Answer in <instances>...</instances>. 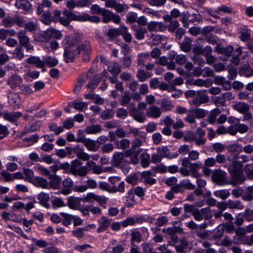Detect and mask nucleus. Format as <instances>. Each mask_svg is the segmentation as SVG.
<instances>
[{
	"label": "nucleus",
	"mask_w": 253,
	"mask_h": 253,
	"mask_svg": "<svg viewBox=\"0 0 253 253\" xmlns=\"http://www.w3.org/2000/svg\"><path fill=\"white\" fill-rule=\"evenodd\" d=\"M241 161L234 159L228 167V169L232 176L231 184H239L242 183L245 180V176L242 171L243 165L242 163L249 161V157L246 155H241L236 157Z\"/></svg>",
	"instance_id": "f257e3e1"
},
{
	"label": "nucleus",
	"mask_w": 253,
	"mask_h": 253,
	"mask_svg": "<svg viewBox=\"0 0 253 253\" xmlns=\"http://www.w3.org/2000/svg\"><path fill=\"white\" fill-rule=\"evenodd\" d=\"M62 16H60L59 21L60 23L64 26H68L70 21L75 20L80 22L89 21L97 23L100 22V18L96 16H90L88 14H84L83 15H76L72 12L65 10L62 13Z\"/></svg>",
	"instance_id": "f03ea898"
},
{
	"label": "nucleus",
	"mask_w": 253,
	"mask_h": 253,
	"mask_svg": "<svg viewBox=\"0 0 253 253\" xmlns=\"http://www.w3.org/2000/svg\"><path fill=\"white\" fill-rule=\"evenodd\" d=\"M82 164V162L78 159L74 160L72 162L70 171L73 175L84 176L87 174L85 167H81Z\"/></svg>",
	"instance_id": "7ed1b4c3"
},
{
	"label": "nucleus",
	"mask_w": 253,
	"mask_h": 253,
	"mask_svg": "<svg viewBox=\"0 0 253 253\" xmlns=\"http://www.w3.org/2000/svg\"><path fill=\"white\" fill-rule=\"evenodd\" d=\"M62 34L60 31L53 28L48 29L40 34L39 38L42 42H47L51 39H60Z\"/></svg>",
	"instance_id": "20e7f679"
},
{
	"label": "nucleus",
	"mask_w": 253,
	"mask_h": 253,
	"mask_svg": "<svg viewBox=\"0 0 253 253\" xmlns=\"http://www.w3.org/2000/svg\"><path fill=\"white\" fill-rule=\"evenodd\" d=\"M83 201L87 203L97 202L100 206L105 205L108 202V199L104 196L96 195L92 192L88 193L83 198Z\"/></svg>",
	"instance_id": "39448f33"
},
{
	"label": "nucleus",
	"mask_w": 253,
	"mask_h": 253,
	"mask_svg": "<svg viewBox=\"0 0 253 253\" xmlns=\"http://www.w3.org/2000/svg\"><path fill=\"white\" fill-rule=\"evenodd\" d=\"M226 174V172L221 169H215L212 172V179L219 185H225L227 184Z\"/></svg>",
	"instance_id": "423d86ee"
},
{
	"label": "nucleus",
	"mask_w": 253,
	"mask_h": 253,
	"mask_svg": "<svg viewBox=\"0 0 253 253\" xmlns=\"http://www.w3.org/2000/svg\"><path fill=\"white\" fill-rule=\"evenodd\" d=\"M63 188L60 190L58 194H61L64 195H68L72 191V188L74 185V182L70 177L64 179L62 181Z\"/></svg>",
	"instance_id": "0eeeda50"
},
{
	"label": "nucleus",
	"mask_w": 253,
	"mask_h": 253,
	"mask_svg": "<svg viewBox=\"0 0 253 253\" xmlns=\"http://www.w3.org/2000/svg\"><path fill=\"white\" fill-rule=\"evenodd\" d=\"M105 6L114 8L118 12H123L127 8L126 5L122 4L116 0H107L105 2Z\"/></svg>",
	"instance_id": "6e6552de"
},
{
	"label": "nucleus",
	"mask_w": 253,
	"mask_h": 253,
	"mask_svg": "<svg viewBox=\"0 0 253 253\" xmlns=\"http://www.w3.org/2000/svg\"><path fill=\"white\" fill-rule=\"evenodd\" d=\"M112 219H109L105 216H102L98 219V223L99 225L97 229L98 233H101L108 229L111 225Z\"/></svg>",
	"instance_id": "1a4fd4ad"
},
{
	"label": "nucleus",
	"mask_w": 253,
	"mask_h": 253,
	"mask_svg": "<svg viewBox=\"0 0 253 253\" xmlns=\"http://www.w3.org/2000/svg\"><path fill=\"white\" fill-rule=\"evenodd\" d=\"M80 53V49L76 48V50L65 48L64 57L65 61L67 63L72 62L74 58H76Z\"/></svg>",
	"instance_id": "9d476101"
},
{
	"label": "nucleus",
	"mask_w": 253,
	"mask_h": 253,
	"mask_svg": "<svg viewBox=\"0 0 253 253\" xmlns=\"http://www.w3.org/2000/svg\"><path fill=\"white\" fill-rule=\"evenodd\" d=\"M130 115L135 121L138 123H144L146 120L144 113L138 110L135 107L130 110Z\"/></svg>",
	"instance_id": "9b49d317"
},
{
	"label": "nucleus",
	"mask_w": 253,
	"mask_h": 253,
	"mask_svg": "<svg viewBox=\"0 0 253 253\" xmlns=\"http://www.w3.org/2000/svg\"><path fill=\"white\" fill-rule=\"evenodd\" d=\"M79 37L77 36H67L62 41L65 48H69L75 46L79 43Z\"/></svg>",
	"instance_id": "f8f14e48"
},
{
	"label": "nucleus",
	"mask_w": 253,
	"mask_h": 253,
	"mask_svg": "<svg viewBox=\"0 0 253 253\" xmlns=\"http://www.w3.org/2000/svg\"><path fill=\"white\" fill-rule=\"evenodd\" d=\"M187 85H194L199 87H209L211 84V82L210 79L203 80L199 79L197 80L192 79L187 81L186 83Z\"/></svg>",
	"instance_id": "ddd939ff"
},
{
	"label": "nucleus",
	"mask_w": 253,
	"mask_h": 253,
	"mask_svg": "<svg viewBox=\"0 0 253 253\" xmlns=\"http://www.w3.org/2000/svg\"><path fill=\"white\" fill-rule=\"evenodd\" d=\"M238 33L240 34V40L246 42L248 41L251 38V30L247 26L243 25L238 29Z\"/></svg>",
	"instance_id": "4468645a"
},
{
	"label": "nucleus",
	"mask_w": 253,
	"mask_h": 253,
	"mask_svg": "<svg viewBox=\"0 0 253 253\" xmlns=\"http://www.w3.org/2000/svg\"><path fill=\"white\" fill-rule=\"evenodd\" d=\"M22 79L21 77L17 75L13 74L8 78L7 80V84L9 85L11 88H15L19 86L21 84Z\"/></svg>",
	"instance_id": "2eb2a0df"
},
{
	"label": "nucleus",
	"mask_w": 253,
	"mask_h": 253,
	"mask_svg": "<svg viewBox=\"0 0 253 253\" xmlns=\"http://www.w3.org/2000/svg\"><path fill=\"white\" fill-rule=\"evenodd\" d=\"M67 206L72 210H79L81 206V199L75 196H69L67 198Z\"/></svg>",
	"instance_id": "dca6fc26"
},
{
	"label": "nucleus",
	"mask_w": 253,
	"mask_h": 253,
	"mask_svg": "<svg viewBox=\"0 0 253 253\" xmlns=\"http://www.w3.org/2000/svg\"><path fill=\"white\" fill-rule=\"evenodd\" d=\"M161 114V109L156 106H151L146 110V115L149 118H158Z\"/></svg>",
	"instance_id": "f3484780"
},
{
	"label": "nucleus",
	"mask_w": 253,
	"mask_h": 253,
	"mask_svg": "<svg viewBox=\"0 0 253 253\" xmlns=\"http://www.w3.org/2000/svg\"><path fill=\"white\" fill-rule=\"evenodd\" d=\"M22 116V113L20 112H4L2 115L5 120L11 123L15 122L18 118H20Z\"/></svg>",
	"instance_id": "a211bd4d"
},
{
	"label": "nucleus",
	"mask_w": 253,
	"mask_h": 253,
	"mask_svg": "<svg viewBox=\"0 0 253 253\" xmlns=\"http://www.w3.org/2000/svg\"><path fill=\"white\" fill-rule=\"evenodd\" d=\"M37 199L39 201V203L43 207L46 208L49 207V201L50 200V197L48 194L41 192L38 194Z\"/></svg>",
	"instance_id": "6ab92c4d"
},
{
	"label": "nucleus",
	"mask_w": 253,
	"mask_h": 253,
	"mask_svg": "<svg viewBox=\"0 0 253 253\" xmlns=\"http://www.w3.org/2000/svg\"><path fill=\"white\" fill-rule=\"evenodd\" d=\"M49 179H50V182L48 183L49 187L53 189H59L60 184L62 181L61 177L57 175L51 174L49 175Z\"/></svg>",
	"instance_id": "aec40b11"
},
{
	"label": "nucleus",
	"mask_w": 253,
	"mask_h": 253,
	"mask_svg": "<svg viewBox=\"0 0 253 253\" xmlns=\"http://www.w3.org/2000/svg\"><path fill=\"white\" fill-rule=\"evenodd\" d=\"M34 185L37 187L42 188H48L49 184L47 180L42 177L37 176L32 180V182Z\"/></svg>",
	"instance_id": "412c9836"
},
{
	"label": "nucleus",
	"mask_w": 253,
	"mask_h": 253,
	"mask_svg": "<svg viewBox=\"0 0 253 253\" xmlns=\"http://www.w3.org/2000/svg\"><path fill=\"white\" fill-rule=\"evenodd\" d=\"M74 153L76 154L77 157L84 161H88L90 158V156L83 151V149L80 145L76 146L74 149Z\"/></svg>",
	"instance_id": "4be33fe9"
},
{
	"label": "nucleus",
	"mask_w": 253,
	"mask_h": 253,
	"mask_svg": "<svg viewBox=\"0 0 253 253\" xmlns=\"http://www.w3.org/2000/svg\"><path fill=\"white\" fill-rule=\"evenodd\" d=\"M113 162L115 167L122 166L125 163V154L122 152H116L113 156Z\"/></svg>",
	"instance_id": "5701e85b"
},
{
	"label": "nucleus",
	"mask_w": 253,
	"mask_h": 253,
	"mask_svg": "<svg viewBox=\"0 0 253 253\" xmlns=\"http://www.w3.org/2000/svg\"><path fill=\"white\" fill-rule=\"evenodd\" d=\"M26 61L28 63L35 65L40 68H43L45 65V62L37 56H31L26 59Z\"/></svg>",
	"instance_id": "b1692460"
},
{
	"label": "nucleus",
	"mask_w": 253,
	"mask_h": 253,
	"mask_svg": "<svg viewBox=\"0 0 253 253\" xmlns=\"http://www.w3.org/2000/svg\"><path fill=\"white\" fill-rule=\"evenodd\" d=\"M17 37L19 40V44L21 46L30 42V38L27 36L25 30H22L19 31L17 34Z\"/></svg>",
	"instance_id": "393cba45"
},
{
	"label": "nucleus",
	"mask_w": 253,
	"mask_h": 253,
	"mask_svg": "<svg viewBox=\"0 0 253 253\" xmlns=\"http://www.w3.org/2000/svg\"><path fill=\"white\" fill-rule=\"evenodd\" d=\"M147 28L149 31L152 32L162 31L165 29V27L162 22L151 21L148 24Z\"/></svg>",
	"instance_id": "a878e982"
},
{
	"label": "nucleus",
	"mask_w": 253,
	"mask_h": 253,
	"mask_svg": "<svg viewBox=\"0 0 253 253\" xmlns=\"http://www.w3.org/2000/svg\"><path fill=\"white\" fill-rule=\"evenodd\" d=\"M201 163L200 162H198L197 163H191L190 166H189V170L190 171V173H191V175L193 177L198 178L200 176V174L197 170L200 169L201 166Z\"/></svg>",
	"instance_id": "bb28decb"
},
{
	"label": "nucleus",
	"mask_w": 253,
	"mask_h": 253,
	"mask_svg": "<svg viewBox=\"0 0 253 253\" xmlns=\"http://www.w3.org/2000/svg\"><path fill=\"white\" fill-rule=\"evenodd\" d=\"M152 76V74L150 72L145 71L143 69H139L138 70L136 74V77L138 80L143 82L147 79L150 78Z\"/></svg>",
	"instance_id": "cd10ccee"
},
{
	"label": "nucleus",
	"mask_w": 253,
	"mask_h": 253,
	"mask_svg": "<svg viewBox=\"0 0 253 253\" xmlns=\"http://www.w3.org/2000/svg\"><path fill=\"white\" fill-rule=\"evenodd\" d=\"M192 41L191 38L185 36L183 42L180 43V46L181 49L185 52L189 51L192 46Z\"/></svg>",
	"instance_id": "c85d7f7f"
},
{
	"label": "nucleus",
	"mask_w": 253,
	"mask_h": 253,
	"mask_svg": "<svg viewBox=\"0 0 253 253\" xmlns=\"http://www.w3.org/2000/svg\"><path fill=\"white\" fill-rule=\"evenodd\" d=\"M15 6L18 9L28 11L31 8V4L27 0H16Z\"/></svg>",
	"instance_id": "c756f323"
},
{
	"label": "nucleus",
	"mask_w": 253,
	"mask_h": 253,
	"mask_svg": "<svg viewBox=\"0 0 253 253\" xmlns=\"http://www.w3.org/2000/svg\"><path fill=\"white\" fill-rule=\"evenodd\" d=\"M235 110L241 113H246L250 109L249 106L245 102H238L234 105Z\"/></svg>",
	"instance_id": "7c9ffc66"
},
{
	"label": "nucleus",
	"mask_w": 253,
	"mask_h": 253,
	"mask_svg": "<svg viewBox=\"0 0 253 253\" xmlns=\"http://www.w3.org/2000/svg\"><path fill=\"white\" fill-rule=\"evenodd\" d=\"M101 130V126L99 124L88 126L85 129V132L87 134H97L100 133Z\"/></svg>",
	"instance_id": "2f4dec72"
},
{
	"label": "nucleus",
	"mask_w": 253,
	"mask_h": 253,
	"mask_svg": "<svg viewBox=\"0 0 253 253\" xmlns=\"http://www.w3.org/2000/svg\"><path fill=\"white\" fill-rule=\"evenodd\" d=\"M84 145L86 147L88 150L92 152L96 151L99 148L96 145V142L89 138H87V139L85 140Z\"/></svg>",
	"instance_id": "473e14b6"
},
{
	"label": "nucleus",
	"mask_w": 253,
	"mask_h": 253,
	"mask_svg": "<svg viewBox=\"0 0 253 253\" xmlns=\"http://www.w3.org/2000/svg\"><path fill=\"white\" fill-rule=\"evenodd\" d=\"M206 211L207 210L205 208L201 209L196 208L192 214L195 220L200 221L204 219L203 215L205 214V211Z\"/></svg>",
	"instance_id": "72a5a7b5"
},
{
	"label": "nucleus",
	"mask_w": 253,
	"mask_h": 253,
	"mask_svg": "<svg viewBox=\"0 0 253 253\" xmlns=\"http://www.w3.org/2000/svg\"><path fill=\"white\" fill-rule=\"evenodd\" d=\"M133 29L135 31L134 35L135 38L139 40L143 39L145 34L147 33L145 28L139 27L137 28L133 27Z\"/></svg>",
	"instance_id": "f704fd0d"
},
{
	"label": "nucleus",
	"mask_w": 253,
	"mask_h": 253,
	"mask_svg": "<svg viewBox=\"0 0 253 253\" xmlns=\"http://www.w3.org/2000/svg\"><path fill=\"white\" fill-rule=\"evenodd\" d=\"M108 70L111 74L117 75L121 72V66L116 62H112L108 66Z\"/></svg>",
	"instance_id": "c9c22d12"
},
{
	"label": "nucleus",
	"mask_w": 253,
	"mask_h": 253,
	"mask_svg": "<svg viewBox=\"0 0 253 253\" xmlns=\"http://www.w3.org/2000/svg\"><path fill=\"white\" fill-rule=\"evenodd\" d=\"M11 53L12 54L13 58L20 60H22L24 57L23 49L20 46H16Z\"/></svg>",
	"instance_id": "e433bc0d"
},
{
	"label": "nucleus",
	"mask_w": 253,
	"mask_h": 253,
	"mask_svg": "<svg viewBox=\"0 0 253 253\" xmlns=\"http://www.w3.org/2000/svg\"><path fill=\"white\" fill-rule=\"evenodd\" d=\"M91 248V246L89 244L77 245L74 247L75 250L81 253H91V251L89 250Z\"/></svg>",
	"instance_id": "4c0bfd02"
},
{
	"label": "nucleus",
	"mask_w": 253,
	"mask_h": 253,
	"mask_svg": "<svg viewBox=\"0 0 253 253\" xmlns=\"http://www.w3.org/2000/svg\"><path fill=\"white\" fill-rule=\"evenodd\" d=\"M242 198L246 201H251L253 200V186L247 187L245 193L242 195Z\"/></svg>",
	"instance_id": "58836bf2"
},
{
	"label": "nucleus",
	"mask_w": 253,
	"mask_h": 253,
	"mask_svg": "<svg viewBox=\"0 0 253 253\" xmlns=\"http://www.w3.org/2000/svg\"><path fill=\"white\" fill-rule=\"evenodd\" d=\"M60 215L63 217V219H62V223L66 226H68L72 223V221L73 218V215L65 213V212H60Z\"/></svg>",
	"instance_id": "ea45409f"
},
{
	"label": "nucleus",
	"mask_w": 253,
	"mask_h": 253,
	"mask_svg": "<svg viewBox=\"0 0 253 253\" xmlns=\"http://www.w3.org/2000/svg\"><path fill=\"white\" fill-rule=\"evenodd\" d=\"M228 205L229 209H236L239 210H242L244 208V206L242 204L241 202L239 200H228Z\"/></svg>",
	"instance_id": "a19ab883"
},
{
	"label": "nucleus",
	"mask_w": 253,
	"mask_h": 253,
	"mask_svg": "<svg viewBox=\"0 0 253 253\" xmlns=\"http://www.w3.org/2000/svg\"><path fill=\"white\" fill-rule=\"evenodd\" d=\"M213 195L216 197L220 198L222 200H225L230 196V193L228 189H223L214 191Z\"/></svg>",
	"instance_id": "79ce46f5"
},
{
	"label": "nucleus",
	"mask_w": 253,
	"mask_h": 253,
	"mask_svg": "<svg viewBox=\"0 0 253 253\" xmlns=\"http://www.w3.org/2000/svg\"><path fill=\"white\" fill-rule=\"evenodd\" d=\"M245 230L243 228H239L237 229L236 231V235L234 237L233 242H234V239L236 237V240L239 241H246L247 238L244 237L243 235L245 233Z\"/></svg>",
	"instance_id": "37998d69"
},
{
	"label": "nucleus",
	"mask_w": 253,
	"mask_h": 253,
	"mask_svg": "<svg viewBox=\"0 0 253 253\" xmlns=\"http://www.w3.org/2000/svg\"><path fill=\"white\" fill-rule=\"evenodd\" d=\"M100 81V76L99 74L96 75L94 78L87 84V88L92 90L95 89L98 86Z\"/></svg>",
	"instance_id": "c03bdc74"
},
{
	"label": "nucleus",
	"mask_w": 253,
	"mask_h": 253,
	"mask_svg": "<svg viewBox=\"0 0 253 253\" xmlns=\"http://www.w3.org/2000/svg\"><path fill=\"white\" fill-rule=\"evenodd\" d=\"M189 112L193 113L196 118L201 119L206 116L207 112L204 109L201 108L191 109Z\"/></svg>",
	"instance_id": "a18cd8bd"
},
{
	"label": "nucleus",
	"mask_w": 253,
	"mask_h": 253,
	"mask_svg": "<svg viewBox=\"0 0 253 253\" xmlns=\"http://www.w3.org/2000/svg\"><path fill=\"white\" fill-rule=\"evenodd\" d=\"M87 0H81V1L76 3L74 0H71L68 1L66 3L67 7L69 9H74L76 6H84L86 5Z\"/></svg>",
	"instance_id": "49530a36"
},
{
	"label": "nucleus",
	"mask_w": 253,
	"mask_h": 253,
	"mask_svg": "<svg viewBox=\"0 0 253 253\" xmlns=\"http://www.w3.org/2000/svg\"><path fill=\"white\" fill-rule=\"evenodd\" d=\"M150 156L147 153H143L140 155L141 164L143 168H147L150 165Z\"/></svg>",
	"instance_id": "de8ad7c7"
},
{
	"label": "nucleus",
	"mask_w": 253,
	"mask_h": 253,
	"mask_svg": "<svg viewBox=\"0 0 253 253\" xmlns=\"http://www.w3.org/2000/svg\"><path fill=\"white\" fill-rule=\"evenodd\" d=\"M130 141L128 139L124 138L116 142V147L118 149H125L129 147Z\"/></svg>",
	"instance_id": "09e8293b"
},
{
	"label": "nucleus",
	"mask_w": 253,
	"mask_h": 253,
	"mask_svg": "<svg viewBox=\"0 0 253 253\" xmlns=\"http://www.w3.org/2000/svg\"><path fill=\"white\" fill-rule=\"evenodd\" d=\"M161 107L164 111H167L171 110L173 105L170 101L164 98L161 101Z\"/></svg>",
	"instance_id": "8fccbe9b"
},
{
	"label": "nucleus",
	"mask_w": 253,
	"mask_h": 253,
	"mask_svg": "<svg viewBox=\"0 0 253 253\" xmlns=\"http://www.w3.org/2000/svg\"><path fill=\"white\" fill-rule=\"evenodd\" d=\"M150 59L149 54L147 53H143L139 54L137 58L138 66H144L145 63Z\"/></svg>",
	"instance_id": "3c124183"
},
{
	"label": "nucleus",
	"mask_w": 253,
	"mask_h": 253,
	"mask_svg": "<svg viewBox=\"0 0 253 253\" xmlns=\"http://www.w3.org/2000/svg\"><path fill=\"white\" fill-rule=\"evenodd\" d=\"M139 219L138 218H134L133 217H128L125 220L122 221V226L126 227L129 225H133L138 223Z\"/></svg>",
	"instance_id": "603ef678"
},
{
	"label": "nucleus",
	"mask_w": 253,
	"mask_h": 253,
	"mask_svg": "<svg viewBox=\"0 0 253 253\" xmlns=\"http://www.w3.org/2000/svg\"><path fill=\"white\" fill-rule=\"evenodd\" d=\"M120 35H122L124 40L126 42H130L132 40V36L131 34L128 32L127 27L124 25L122 26V30Z\"/></svg>",
	"instance_id": "864d4df0"
},
{
	"label": "nucleus",
	"mask_w": 253,
	"mask_h": 253,
	"mask_svg": "<svg viewBox=\"0 0 253 253\" xmlns=\"http://www.w3.org/2000/svg\"><path fill=\"white\" fill-rule=\"evenodd\" d=\"M23 27L25 30L32 33H35L37 29V24L33 21L25 22Z\"/></svg>",
	"instance_id": "5fc2aeb1"
},
{
	"label": "nucleus",
	"mask_w": 253,
	"mask_h": 253,
	"mask_svg": "<svg viewBox=\"0 0 253 253\" xmlns=\"http://www.w3.org/2000/svg\"><path fill=\"white\" fill-rule=\"evenodd\" d=\"M125 191V184L124 181H122L118 185H113L112 187V193L117 192L124 193Z\"/></svg>",
	"instance_id": "6e6d98bb"
},
{
	"label": "nucleus",
	"mask_w": 253,
	"mask_h": 253,
	"mask_svg": "<svg viewBox=\"0 0 253 253\" xmlns=\"http://www.w3.org/2000/svg\"><path fill=\"white\" fill-rule=\"evenodd\" d=\"M125 191V184L124 181H122L118 185H113L112 187V193L117 192L124 193Z\"/></svg>",
	"instance_id": "4d7b16f0"
},
{
	"label": "nucleus",
	"mask_w": 253,
	"mask_h": 253,
	"mask_svg": "<svg viewBox=\"0 0 253 253\" xmlns=\"http://www.w3.org/2000/svg\"><path fill=\"white\" fill-rule=\"evenodd\" d=\"M122 25L119 28H110L106 32V35L111 38H114L118 35H120L122 30Z\"/></svg>",
	"instance_id": "13d9d810"
},
{
	"label": "nucleus",
	"mask_w": 253,
	"mask_h": 253,
	"mask_svg": "<svg viewBox=\"0 0 253 253\" xmlns=\"http://www.w3.org/2000/svg\"><path fill=\"white\" fill-rule=\"evenodd\" d=\"M129 133L133 134L134 136L144 138L145 137V133L144 131L139 130L137 128L130 127L129 128Z\"/></svg>",
	"instance_id": "bf43d9fd"
},
{
	"label": "nucleus",
	"mask_w": 253,
	"mask_h": 253,
	"mask_svg": "<svg viewBox=\"0 0 253 253\" xmlns=\"http://www.w3.org/2000/svg\"><path fill=\"white\" fill-rule=\"evenodd\" d=\"M113 14L114 13H112L109 10L104 9L102 14H101L102 16L103 21L105 23L110 22L111 20H112Z\"/></svg>",
	"instance_id": "052dcab7"
},
{
	"label": "nucleus",
	"mask_w": 253,
	"mask_h": 253,
	"mask_svg": "<svg viewBox=\"0 0 253 253\" xmlns=\"http://www.w3.org/2000/svg\"><path fill=\"white\" fill-rule=\"evenodd\" d=\"M23 174L25 176L24 178L25 180L32 182V180L34 178V173L32 170L29 169H24Z\"/></svg>",
	"instance_id": "680f3d73"
},
{
	"label": "nucleus",
	"mask_w": 253,
	"mask_h": 253,
	"mask_svg": "<svg viewBox=\"0 0 253 253\" xmlns=\"http://www.w3.org/2000/svg\"><path fill=\"white\" fill-rule=\"evenodd\" d=\"M77 49H80V53L83 52V53H90L91 51V46L89 42L87 41H85L83 44L78 47Z\"/></svg>",
	"instance_id": "e2e57ef3"
},
{
	"label": "nucleus",
	"mask_w": 253,
	"mask_h": 253,
	"mask_svg": "<svg viewBox=\"0 0 253 253\" xmlns=\"http://www.w3.org/2000/svg\"><path fill=\"white\" fill-rule=\"evenodd\" d=\"M45 64H46L49 67L55 66L58 63V60L51 56H48L44 59Z\"/></svg>",
	"instance_id": "0e129e2a"
},
{
	"label": "nucleus",
	"mask_w": 253,
	"mask_h": 253,
	"mask_svg": "<svg viewBox=\"0 0 253 253\" xmlns=\"http://www.w3.org/2000/svg\"><path fill=\"white\" fill-rule=\"evenodd\" d=\"M87 104L84 102L74 101L72 106L76 110L82 111L85 108L87 107Z\"/></svg>",
	"instance_id": "69168bd1"
},
{
	"label": "nucleus",
	"mask_w": 253,
	"mask_h": 253,
	"mask_svg": "<svg viewBox=\"0 0 253 253\" xmlns=\"http://www.w3.org/2000/svg\"><path fill=\"white\" fill-rule=\"evenodd\" d=\"M131 98L129 92H126L120 100V104L122 106L128 105L130 102Z\"/></svg>",
	"instance_id": "338daca9"
},
{
	"label": "nucleus",
	"mask_w": 253,
	"mask_h": 253,
	"mask_svg": "<svg viewBox=\"0 0 253 253\" xmlns=\"http://www.w3.org/2000/svg\"><path fill=\"white\" fill-rule=\"evenodd\" d=\"M14 16H7L2 20L3 25L6 27H11L14 25Z\"/></svg>",
	"instance_id": "774afa93"
}]
</instances>
